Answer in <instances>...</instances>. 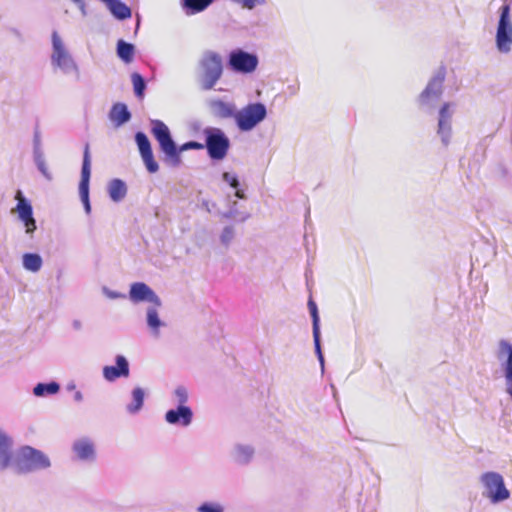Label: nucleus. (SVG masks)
<instances>
[{
	"instance_id": "nucleus-4",
	"label": "nucleus",
	"mask_w": 512,
	"mask_h": 512,
	"mask_svg": "<svg viewBox=\"0 0 512 512\" xmlns=\"http://www.w3.org/2000/svg\"><path fill=\"white\" fill-rule=\"evenodd\" d=\"M50 62L54 71H60L64 75H75L76 79H79V66L56 30L51 33Z\"/></svg>"
},
{
	"instance_id": "nucleus-28",
	"label": "nucleus",
	"mask_w": 512,
	"mask_h": 512,
	"mask_svg": "<svg viewBox=\"0 0 512 512\" xmlns=\"http://www.w3.org/2000/svg\"><path fill=\"white\" fill-rule=\"evenodd\" d=\"M60 391V384L57 381L39 382L33 387V394L36 397H48Z\"/></svg>"
},
{
	"instance_id": "nucleus-15",
	"label": "nucleus",
	"mask_w": 512,
	"mask_h": 512,
	"mask_svg": "<svg viewBox=\"0 0 512 512\" xmlns=\"http://www.w3.org/2000/svg\"><path fill=\"white\" fill-rule=\"evenodd\" d=\"M135 142L147 171L149 173H156L159 170V165L154 159L151 143L147 135L142 131L136 132Z\"/></svg>"
},
{
	"instance_id": "nucleus-36",
	"label": "nucleus",
	"mask_w": 512,
	"mask_h": 512,
	"mask_svg": "<svg viewBox=\"0 0 512 512\" xmlns=\"http://www.w3.org/2000/svg\"><path fill=\"white\" fill-rule=\"evenodd\" d=\"M235 238V229L233 226L228 225L225 226L220 234V242L221 244L228 248Z\"/></svg>"
},
{
	"instance_id": "nucleus-35",
	"label": "nucleus",
	"mask_w": 512,
	"mask_h": 512,
	"mask_svg": "<svg viewBox=\"0 0 512 512\" xmlns=\"http://www.w3.org/2000/svg\"><path fill=\"white\" fill-rule=\"evenodd\" d=\"M222 217L226 219H237V217H239L238 221L244 222L250 218V214L247 212H239L237 209V201L234 200L230 204L229 209L222 213Z\"/></svg>"
},
{
	"instance_id": "nucleus-18",
	"label": "nucleus",
	"mask_w": 512,
	"mask_h": 512,
	"mask_svg": "<svg viewBox=\"0 0 512 512\" xmlns=\"http://www.w3.org/2000/svg\"><path fill=\"white\" fill-rule=\"evenodd\" d=\"M129 375V362L123 355H117L115 357V365H107L103 367V377L108 382H114L119 378H126Z\"/></svg>"
},
{
	"instance_id": "nucleus-5",
	"label": "nucleus",
	"mask_w": 512,
	"mask_h": 512,
	"mask_svg": "<svg viewBox=\"0 0 512 512\" xmlns=\"http://www.w3.org/2000/svg\"><path fill=\"white\" fill-rule=\"evenodd\" d=\"M204 149L212 161H221L226 158L231 142L226 133L218 127L208 126L203 129Z\"/></svg>"
},
{
	"instance_id": "nucleus-41",
	"label": "nucleus",
	"mask_w": 512,
	"mask_h": 512,
	"mask_svg": "<svg viewBox=\"0 0 512 512\" xmlns=\"http://www.w3.org/2000/svg\"><path fill=\"white\" fill-rule=\"evenodd\" d=\"M33 147H41V133L38 128L34 130Z\"/></svg>"
},
{
	"instance_id": "nucleus-27",
	"label": "nucleus",
	"mask_w": 512,
	"mask_h": 512,
	"mask_svg": "<svg viewBox=\"0 0 512 512\" xmlns=\"http://www.w3.org/2000/svg\"><path fill=\"white\" fill-rule=\"evenodd\" d=\"M254 448L248 444H236L233 450L235 462L240 465L248 464L254 456Z\"/></svg>"
},
{
	"instance_id": "nucleus-16",
	"label": "nucleus",
	"mask_w": 512,
	"mask_h": 512,
	"mask_svg": "<svg viewBox=\"0 0 512 512\" xmlns=\"http://www.w3.org/2000/svg\"><path fill=\"white\" fill-rule=\"evenodd\" d=\"M129 298L134 303L149 302L156 307L162 305L160 297L144 282H134L130 285Z\"/></svg>"
},
{
	"instance_id": "nucleus-7",
	"label": "nucleus",
	"mask_w": 512,
	"mask_h": 512,
	"mask_svg": "<svg viewBox=\"0 0 512 512\" xmlns=\"http://www.w3.org/2000/svg\"><path fill=\"white\" fill-rule=\"evenodd\" d=\"M267 117V107L262 102H252L237 110L235 125L241 132L256 128Z\"/></svg>"
},
{
	"instance_id": "nucleus-40",
	"label": "nucleus",
	"mask_w": 512,
	"mask_h": 512,
	"mask_svg": "<svg viewBox=\"0 0 512 512\" xmlns=\"http://www.w3.org/2000/svg\"><path fill=\"white\" fill-rule=\"evenodd\" d=\"M103 294L109 299H124L126 295L117 291L110 290L108 287L104 286L102 288Z\"/></svg>"
},
{
	"instance_id": "nucleus-6",
	"label": "nucleus",
	"mask_w": 512,
	"mask_h": 512,
	"mask_svg": "<svg viewBox=\"0 0 512 512\" xmlns=\"http://www.w3.org/2000/svg\"><path fill=\"white\" fill-rule=\"evenodd\" d=\"M445 79L446 68L442 65L434 72L426 87L419 94L417 102L420 107L427 110L435 108L443 95Z\"/></svg>"
},
{
	"instance_id": "nucleus-23",
	"label": "nucleus",
	"mask_w": 512,
	"mask_h": 512,
	"mask_svg": "<svg viewBox=\"0 0 512 512\" xmlns=\"http://www.w3.org/2000/svg\"><path fill=\"white\" fill-rule=\"evenodd\" d=\"M108 117L115 127H121L131 120L132 114L125 103H114L109 111Z\"/></svg>"
},
{
	"instance_id": "nucleus-21",
	"label": "nucleus",
	"mask_w": 512,
	"mask_h": 512,
	"mask_svg": "<svg viewBox=\"0 0 512 512\" xmlns=\"http://www.w3.org/2000/svg\"><path fill=\"white\" fill-rule=\"evenodd\" d=\"M13 439L0 427V473L7 470L12 465Z\"/></svg>"
},
{
	"instance_id": "nucleus-47",
	"label": "nucleus",
	"mask_w": 512,
	"mask_h": 512,
	"mask_svg": "<svg viewBox=\"0 0 512 512\" xmlns=\"http://www.w3.org/2000/svg\"><path fill=\"white\" fill-rule=\"evenodd\" d=\"M75 5H79L80 3L84 2V0H71Z\"/></svg>"
},
{
	"instance_id": "nucleus-42",
	"label": "nucleus",
	"mask_w": 512,
	"mask_h": 512,
	"mask_svg": "<svg viewBox=\"0 0 512 512\" xmlns=\"http://www.w3.org/2000/svg\"><path fill=\"white\" fill-rule=\"evenodd\" d=\"M44 158L42 147H33V159Z\"/></svg>"
},
{
	"instance_id": "nucleus-25",
	"label": "nucleus",
	"mask_w": 512,
	"mask_h": 512,
	"mask_svg": "<svg viewBox=\"0 0 512 512\" xmlns=\"http://www.w3.org/2000/svg\"><path fill=\"white\" fill-rule=\"evenodd\" d=\"M215 1L216 0H180V5L187 16H192L205 11Z\"/></svg>"
},
{
	"instance_id": "nucleus-32",
	"label": "nucleus",
	"mask_w": 512,
	"mask_h": 512,
	"mask_svg": "<svg viewBox=\"0 0 512 512\" xmlns=\"http://www.w3.org/2000/svg\"><path fill=\"white\" fill-rule=\"evenodd\" d=\"M222 180L235 190L234 196L236 198H238V199L246 198L245 192L243 189H241V183H240V180L236 173L224 172L222 174Z\"/></svg>"
},
{
	"instance_id": "nucleus-10",
	"label": "nucleus",
	"mask_w": 512,
	"mask_h": 512,
	"mask_svg": "<svg viewBox=\"0 0 512 512\" xmlns=\"http://www.w3.org/2000/svg\"><path fill=\"white\" fill-rule=\"evenodd\" d=\"M258 65L259 58L257 54L242 48L231 50L227 56L228 68L237 74H251L256 71Z\"/></svg>"
},
{
	"instance_id": "nucleus-2",
	"label": "nucleus",
	"mask_w": 512,
	"mask_h": 512,
	"mask_svg": "<svg viewBox=\"0 0 512 512\" xmlns=\"http://www.w3.org/2000/svg\"><path fill=\"white\" fill-rule=\"evenodd\" d=\"M224 72L223 57L216 51L205 50L198 60L197 81L203 91L214 89Z\"/></svg>"
},
{
	"instance_id": "nucleus-24",
	"label": "nucleus",
	"mask_w": 512,
	"mask_h": 512,
	"mask_svg": "<svg viewBox=\"0 0 512 512\" xmlns=\"http://www.w3.org/2000/svg\"><path fill=\"white\" fill-rule=\"evenodd\" d=\"M146 392L142 387H135L131 391V401L126 405V412L130 415L138 414L145 402Z\"/></svg>"
},
{
	"instance_id": "nucleus-30",
	"label": "nucleus",
	"mask_w": 512,
	"mask_h": 512,
	"mask_svg": "<svg viewBox=\"0 0 512 512\" xmlns=\"http://www.w3.org/2000/svg\"><path fill=\"white\" fill-rule=\"evenodd\" d=\"M146 322L147 326L151 330L152 335L155 337L159 336L160 328L165 325V323L159 317L156 306L148 307L146 312Z\"/></svg>"
},
{
	"instance_id": "nucleus-34",
	"label": "nucleus",
	"mask_w": 512,
	"mask_h": 512,
	"mask_svg": "<svg viewBox=\"0 0 512 512\" xmlns=\"http://www.w3.org/2000/svg\"><path fill=\"white\" fill-rule=\"evenodd\" d=\"M171 400L176 406L186 405L189 400L188 389L184 385L176 386L171 394Z\"/></svg>"
},
{
	"instance_id": "nucleus-49",
	"label": "nucleus",
	"mask_w": 512,
	"mask_h": 512,
	"mask_svg": "<svg viewBox=\"0 0 512 512\" xmlns=\"http://www.w3.org/2000/svg\"><path fill=\"white\" fill-rule=\"evenodd\" d=\"M203 205H205V207H206L207 211H210V209L208 208V202H205V201H204V202H203Z\"/></svg>"
},
{
	"instance_id": "nucleus-22",
	"label": "nucleus",
	"mask_w": 512,
	"mask_h": 512,
	"mask_svg": "<svg viewBox=\"0 0 512 512\" xmlns=\"http://www.w3.org/2000/svg\"><path fill=\"white\" fill-rule=\"evenodd\" d=\"M72 449L81 461H93L96 457L94 444L88 438L76 440L73 443Z\"/></svg>"
},
{
	"instance_id": "nucleus-29",
	"label": "nucleus",
	"mask_w": 512,
	"mask_h": 512,
	"mask_svg": "<svg viewBox=\"0 0 512 512\" xmlns=\"http://www.w3.org/2000/svg\"><path fill=\"white\" fill-rule=\"evenodd\" d=\"M117 56L126 64H129L134 59L135 46L123 39H119L116 45Z\"/></svg>"
},
{
	"instance_id": "nucleus-1",
	"label": "nucleus",
	"mask_w": 512,
	"mask_h": 512,
	"mask_svg": "<svg viewBox=\"0 0 512 512\" xmlns=\"http://www.w3.org/2000/svg\"><path fill=\"white\" fill-rule=\"evenodd\" d=\"M151 133L159 144L160 151L164 154L163 161L171 167H179L182 163L181 153L188 150H202L203 143L187 141L178 146L174 141L168 126L159 119H151Z\"/></svg>"
},
{
	"instance_id": "nucleus-20",
	"label": "nucleus",
	"mask_w": 512,
	"mask_h": 512,
	"mask_svg": "<svg viewBox=\"0 0 512 512\" xmlns=\"http://www.w3.org/2000/svg\"><path fill=\"white\" fill-rule=\"evenodd\" d=\"M18 194L22 195L20 191H18ZM16 211L18 218L26 228V233L32 234L36 230L37 226L36 220L33 217V207L30 201L24 196H21L16 205Z\"/></svg>"
},
{
	"instance_id": "nucleus-13",
	"label": "nucleus",
	"mask_w": 512,
	"mask_h": 512,
	"mask_svg": "<svg viewBox=\"0 0 512 512\" xmlns=\"http://www.w3.org/2000/svg\"><path fill=\"white\" fill-rule=\"evenodd\" d=\"M497 358L503 371L505 390L512 400V345L507 340H500Z\"/></svg>"
},
{
	"instance_id": "nucleus-45",
	"label": "nucleus",
	"mask_w": 512,
	"mask_h": 512,
	"mask_svg": "<svg viewBox=\"0 0 512 512\" xmlns=\"http://www.w3.org/2000/svg\"><path fill=\"white\" fill-rule=\"evenodd\" d=\"M72 326H73V328H74L75 330H80V329H81V327H82V323H81V321H80V320H74V321L72 322Z\"/></svg>"
},
{
	"instance_id": "nucleus-31",
	"label": "nucleus",
	"mask_w": 512,
	"mask_h": 512,
	"mask_svg": "<svg viewBox=\"0 0 512 512\" xmlns=\"http://www.w3.org/2000/svg\"><path fill=\"white\" fill-rule=\"evenodd\" d=\"M24 269L30 272H38L43 265L42 257L38 253H25L22 257Z\"/></svg>"
},
{
	"instance_id": "nucleus-3",
	"label": "nucleus",
	"mask_w": 512,
	"mask_h": 512,
	"mask_svg": "<svg viewBox=\"0 0 512 512\" xmlns=\"http://www.w3.org/2000/svg\"><path fill=\"white\" fill-rule=\"evenodd\" d=\"M11 467L17 474L26 475L49 469L51 460L43 451L24 445L17 450Z\"/></svg>"
},
{
	"instance_id": "nucleus-11",
	"label": "nucleus",
	"mask_w": 512,
	"mask_h": 512,
	"mask_svg": "<svg viewBox=\"0 0 512 512\" xmlns=\"http://www.w3.org/2000/svg\"><path fill=\"white\" fill-rule=\"evenodd\" d=\"M91 154L89 143L84 145L81 178L79 182V196L86 214L91 213L90 202Z\"/></svg>"
},
{
	"instance_id": "nucleus-48",
	"label": "nucleus",
	"mask_w": 512,
	"mask_h": 512,
	"mask_svg": "<svg viewBox=\"0 0 512 512\" xmlns=\"http://www.w3.org/2000/svg\"><path fill=\"white\" fill-rule=\"evenodd\" d=\"M139 25H140V16L137 15V25H136V30L139 28Z\"/></svg>"
},
{
	"instance_id": "nucleus-37",
	"label": "nucleus",
	"mask_w": 512,
	"mask_h": 512,
	"mask_svg": "<svg viewBox=\"0 0 512 512\" xmlns=\"http://www.w3.org/2000/svg\"><path fill=\"white\" fill-rule=\"evenodd\" d=\"M231 2L241 6L243 9L253 10L257 6L266 5V0H230Z\"/></svg>"
},
{
	"instance_id": "nucleus-46",
	"label": "nucleus",
	"mask_w": 512,
	"mask_h": 512,
	"mask_svg": "<svg viewBox=\"0 0 512 512\" xmlns=\"http://www.w3.org/2000/svg\"><path fill=\"white\" fill-rule=\"evenodd\" d=\"M66 388H67V390H68V391H72V390H75V389H76V385H75V383H74V382H71V383H68V384H67V387H66Z\"/></svg>"
},
{
	"instance_id": "nucleus-8",
	"label": "nucleus",
	"mask_w": 512,
	"mask_h": 512,
	"mask_svg": "<svg viewBox=\"0 0 512 512\" xmlns=\"http://www.w3.org/2000/svg\"><path fill=\"white\" fill-rule=\"evenodd\" d=\"M480 483L484 491L482 495L487 498L491 504H499L508 500L511 492L507 489L503 476L494 471L485 472L480 476Z\"/></svg>"
},
{
	"instance_id": "nucleus-44",
	"label": "nucleus",
	"mask_w": 512,
	"mask_h": 512,
	"mask_svg": "<svg viewBox=\"0 0 512 512\" xmlns=\"http://www.w3.org/2000/svg\"><path fill=\"white\" fill-rule=\"evenodd\" d=\"M74 400L76 402H81L83 400V394L81 391H76L74 394Z\"/></svg>"
},
{
	"instance_id": "nucleus-14",
	"label": "nucleus",
	"mask_w": 512,
	"mask_h": 512,
	"mask_svg": "<svg viewBox=\"0 0 512 512\" xmlns=\"http://www.w3.org/2000/svg\"><path fill=\"white\" fill-rule=\"evenodd\" d=\"M308 309L310 312V316L312 319V333H313V341H314V349L315 354L317 356V359L320 363L321 370L324 372L325 368V359L322 352L321 347V332H320V317H319V311L317 304L315 301L310 297L308 300Z\"/></svg>"
},
{
	"instance_id": "nucleus-43",
	"label": "nucleus",
	"mask_w": 512,
	"mask_h": 512,
	"mask_svg": "<svg viewBox=\"0 0 512 512\" xmlns=\"http://www.w3.org/2000/svg\"><path fill=\"white\" fill-rule=\"evenodd\" d=\"M77 7L79 8L82 16L85 17L87 15V7L85 1L77 5Z\"/></svg>"
},
{
	"instance_id": "nucleus-12",
	"label": "nucleus",
	"mask_w": 512,
	"mask_h": 512,
	"mask_svg": "<svg viewBox=\"0 0 512 512\" xmlns=\"http://www.w3.org/2000/svg\"><path fill=\"white\" fill-rule=\"evenodd\" d=\"M453 114L454 111L452 110V103L450 102L443 103L438 111L436 134L445 148L448 147L452 141Z\"/></svg>"
},
{
	"instance_id": "nucleus-9",
	"label": "nucleus",
	"mask_w": 512,
	"mask_h": 512,
	"mask_svg": "<svg viewBox=\"0 0 512 512\" xmlns=\"http://www.w3.org/2000/svg\"><path fill=\"white\" fill-rule=\"evenodd\" d=\"M496 48L500 53H508L512 47L511 6L506 1L499 9V20L496 29Z\"/></svg>"
},
{
	"instance_id": "nucleus-19",
	"label": "nucleus",
	"mask_w": 512,
	"mask_h": 512,
	"mask_svg": "<svg viewBox=\"0 0 512 512\" xmlns=\"http://www.w3.org/2000/svg\"><path fill=\"white\" fill-rule=\"evenodd\" d=\"M208 106L212 116L219 120L233 119L237 114V106L234 102H227L222 99H211Z\"/></svg>"
},
{
	"instance_id": "nucleus-38",
	"label": "nucleus",
	"mask_w": 512,
	"mask_h": 512,
	"mask_svg": "<svg viewBox=\"0 0 512 512\" xmlns=\"http://www.w3.org/2000/svg\"><path fill=\"white\" fill-rule=\"evenodd\" d=\"M198 512H224V507L217 502H203L197 507Z\"/></svg>"
},
{
	"instance_id": "nucleus-17",
	"label": "nucleus",
	"mask_w": 512,
	"mask_h": 512,
	"mask_svg": "<svg viewBox=\"0 0 512 512\" xmlns=\"http://www.w3.org/2000/svg\"><path fill=\"white\" fill-rule=\"evenodd\" d=\"M193 410L187 405H178L166 411L165 421L174 426L188 427L193 421Z\"/></svg>"
},
{
	"instance_id": "nucleus-33",
	"label": "nucleus",
	"mask_w": 512,
	"mask_h": 512,
	"mask_svg": "<svg viewBox=\"0 0 512 512\" xmlns=\"http://www.w3.org/2000/svg\"><path fill=\"white\" fill-rule=\"evenodd\" d=\"M131 81L133 84L134 94L138 99H143L147 88V82L145 78L138 72L131 74Z\"/></svg>"
},
{
	"instance_id": "nucleus-39",
	"label": "nucleus",
	"mask_w": 512,
	"mask_h": 512,
	"mask_svg": "<svg viewBox=\"0 0 512 512\" xmlns=\"http://www.w3.org/2000/svg\"><path fill=\"white\" fill-rule=\"evenodd\" d=\"M35 162V165L37 167V169L39 170V172L47 179V180H51L52 179V175L51 173L49 172L48 170V167L46 165V161H45V158H40V159H36L34 160Z\"/></svg>"
},
{
	"instance_id": "nucleus-26",
	"label": "nucleus",
	"mask_w": 512,
	"mask_h": 512,
	"mask_svg": "<svg viewBox=\"0 0 512 512\" xmlns=\"http://www.w3.org/2000/svg\"><path fill=\"white\" fill-rule=\"evenodd\" d=\"M107 191L110 199L118 203L126 197L128 189L122 179L114 178L108 183Z\"/></svg>"
}]
</instances>
